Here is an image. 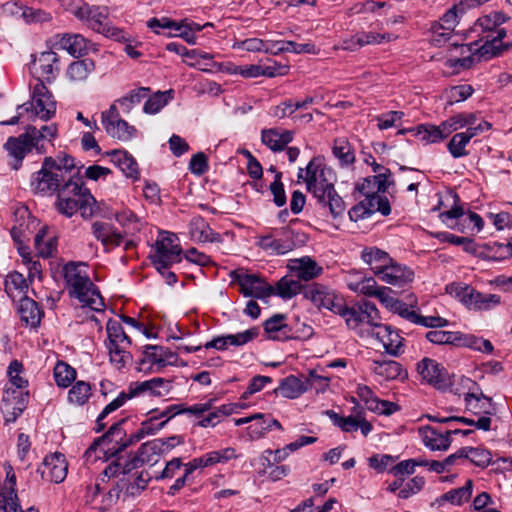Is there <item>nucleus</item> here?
<instances>
[{"mask_svg":"<svg viewBox=\"0 0 512 512\" xmlns=\"http://www.w3.org/2000/svg\"><path fill=\"white\" fill-rule=\"evenodd\" d=\"M63 276L71 298L78 299L83 305L95 311L100 310V308L96 307L97 302H99L100 306H104L98 287L87 275L81 274L74 262L64 265Z\"/></svg>","mask_w":512,"mask_h":512,"instance_id":"f257e3e1","label":"nucleus"},{"mask_svg":"<svg viewBox=\"0 0 512 512\" xmlns=\"http://www.w3.org/2000/svg\"><path fill=\"white\" fill-rule=\"evenodd\" d=\"M107 340L105 342L109 353L110 363L118 370L133 363V356L127 350L132 345V339L124 331L121 322L110 318L106 323Z\"/></svg>","mask_w":512,"mask_h":512,"instance_id":"f03ea898","label":"nucleus"},{"mask_svg":"<svg viewBox=\"0 0 512 512\" xmlns=\"http://www.w3.org/2000/svg\"><path fill=\"white\" fill-rule=\"evenodd\" d=\"M55 159L47 156L43 159L41 169L32 174L31 190L41 196L58 194L66 183L68 176L62 175L55 169Z\"/></svg>","mask_w":512,"mask_h":512,"instance_id":"7ed1b4c3","label":"nucleus"},{"mask_svg":"<svg viewBox=\"0 0 512 512\" xmlns=\"http://www.w3.org/2000/svg\"><path fill=\"white\" fill-rule=\"evenodd\" d=\"M84 189V180L79 172L74 175H69L66 183H63L62 189L56 195L55 208L56 210L71 218L79 210L81 202V193Z\"/></svg>","mask_w":512,"mask_h":512,"instance_id":"20e7f679","label":"nucleus"},{"mask_svg":"<svg viewBox=\"0 0 512 512\" xmlns=\"http://www.w3.org/2000/svg\"><path fill=\"white\" fill-rule=\"evenodd\" d=\"M31 98V101L18 105L17 110L23 109L26 112H31L34 116L44 121L50 120L55 115L56 101L52 92L45 86L41 78L37 79Z\"/></svg>","mask_w":512,"mask_h":512,"instance_id":"39448f33","label":"nucleus"},{"mask_svg":"<svg viewBox=\"0 0 512 512\" xmlns=\"http://www.w3.org/2000/svg\"><path fill=\"white\" fill-rule=\"evenodd\" d=\"M417 372L422 380L435 389L445 392L452 388L454 375H450L447 369L432 358L425 357L417 363Z\"/></svg>","mask_w":512,"mask_h":512,"instance_id":"423d86ee","label":"nucleus"},{"mask_svg":"<svg viewBox=\"0 0 512 512\" xmlns=\"http://www.w3.org/2000/svg\"><path fill=\"white\" fill-rule=\"evenodd\" d=\"M231 277L239 285V291L244 297L264 299L275 294L274 287L265 282L257 274L233 271Z\"/></svg>","mask_w":512,"mask_h":512,"instance_id":"0eeeda50","label":"nucleus"},{"mask_svg":"<svg viewBox=\"0 0 512 512\" xmlns=\"http://www.w3.org/2000/svg\"><path fill=\"white\" fill-rule=\"evenodd\" d=\"M461 382L469 390L464 396L466 410L474 415H492L494 413L492 398L481 391L477 382L468 377H462Z\"/></svg>","mask_w":512,"mask_h":512,"instance_id":"6e6552de","label":"nucleus"},{"mask_svg":"<svg viewBox=\"0 0 512 512\" xmlns=\"http://www.w3.org/2000/svg\"><path fill=\"white\" fill-rule=\"evenodd\" d=\"M32 140L33 138H31V134L28 133L27 128L25 132L19 136H10L7 138L3 148L12 159L10 166L13 170H19L25 157L33 150Z\"/></svg>","mask_w":512,"mask_h":512,"instance_id":"1a4fd4ad","label":"nucleus"},{"mask_svg":"<svg viewBox=\"0 0 512 512\" xmlns=\"http://www.w3.org/2000/svg\"><path fill=\"white\" fill-rule=\"evenodd\" d=\"M42 480L54 483H61L65 480L68 472V464L62 453L55 452L46 455L42 465L36 469Z\"/></svg>","mask_w":512,"mask_h":512,"instance_id":"9d476101","label":"nucleus"},{"mask_svg":"<svg viewBox=\"0 0 512 512\" xmlns=\"http://www.w3.org/2000/svg\"><path fill=\"white\" fill-rule=\"evenodd\" d=\"M29 402V391L16 389H5L1 399V409L9 416L5 421L15 422L27 408Z\"/></svg>","mask_w":512,"mask_h":512,"instance_id":"9b49d317","label":"nucleus"},{"mask_svg":"<svg viewBox=\"0 0 512 512\" xmlns=\"http://www.w3.org/2000/svg\"><path fill=\"white\" fill-rule=\"evenodd\" d=\"M287 226L275 229L273 233L258 238L257 245L272 255H284L293 250L290 236L286 233Z\"/></svg>","mask_w":512,"mask_h":512,"instance_id":"f8f14e48","label":"nucleus"},{"mask_svg":"<svg viewBox=\"0 0 512 512\" xmlns=\"http://www.w3.org/2000/svg\"><path fill=\"white\" fill-rule=\"evenodd\" d=\"M414 276V271L410 267L399 264L393 259L392 263L386 267L378 278L387 284L405 291L413 282Z\"/></svg>","mask_w":512,"mask_h":512,"instance_id":"ddd939ff","label":"nucleus"},{"mask_svg":"<svg viewBox=\"0 0 512 512\" xmlns=\"http://www.w3.org/2000/svg\"><path fill=\"white\" fill-rule=\"evenodd\" d=\"M494 32L495 35L491 36V39H487L485 43L476 50L479 56L483 57L485 60L501 56L505 51L512 48V41H505L508 35L504 28L498 27Z\"/></svg>","mask_w":512,"mask_h":512,"instance_id":"4468645a","label":"nucleus"},{"mask_svg":"<svg viewBox=\"0 0 512 512\" xmlns=\"http://www.w3.org/2000/svg\"><path fill=\"white\" fill-rule=\"evenodd\" d=\"M105 156L110 157V161L117 166L121 172L133 181L140 179L139 166L136 159L125 149H114L105 152Z\"/></svg>","mask_w":512,"mask_h":512,"instance_id":"2eb2a0df","label":"nucleus"},{"mask_svg":"<svg viewBox=\"0 0 512 512\" xmlns=\"http://www.w3.org/2000/svg\"><path fill=\"white\" fill-rule=\"evenodd\" d=\"M74 15L77 19L86 22L88 27L98 33L108 23V14L105 7L83 4L74 11Z\"/></svg>","mask_w":512,"mask_h":512,"instance_id":"dca6fc26","label":"nucleus"},{"mask_svg":"<svg viewBox=\"0 0 512 512\" xmlns=\"http://www.w3.org/2000/svg\"><path fill=\"white\" fill-rule=\"evenodd\" d=\"M161 351L162 346L160 345L147 344L143 346L141 357L136 361L137 370L148 374L166 367Z\"/></svg>","mask_w":512,"mask_h":512,"instance_id":"f3484780","label":"nucleus"},{"mask_svg":"<svg viewBox=\"0 0 512 512\" xmlns=\"http://www.w3.org/2000/svg\"><path fill=\"white\" fill-rule=\"evenodd\" d=\"M212 405L213 399H209L205 403H196L192 406H188L185 403L172 404L167 406L162 411L158 409L156 416L158 417V419L165 418L163 421H166L167 424L171 419H173L177 415L190 414L193 416H201L206 411H209L212 408Z\"/></svg>","mask_w":512,"mask_h":512,"instance_id":"a211bd4d","label":"nucleus"},{"mask_svg":"<svg viewBox=\"0 0 512 512\" xmlns=\"http://www.w3.org/2000/svg\"><path fill=\"white\" fill-rule=\"evenodd\" d=\"M289 269L297 279L305 282L318 278L324 272L323 267L309 256L291 260Z\"/></svg>","mask_w":512,"mask_h":512,"instance_id":"6ab92c4d","label":"nucleus"},{"mask_svg":"<svg viewBox=\"0 0 512 512\" xmlns=\"http://www.w3.org/2000/svg\"><path fill=\"white\" fill-rule=\"evenodd\" d=\"M286 319L285 314L276 313L264 321L263 329L268 340L284 342L292 339V328L285 323Z\"/></svg>","mask_w":512,"mask_h":512,"instance_id":"aec40b11","label":"nucleus"},{"mask_svg":"<svg viewBox=\"0 0 512 512\" xmlns=\"http://www.w3.org/2000/svg\"><path fill=\"white\" fill-rule=\"evenodd\" d=\"M377 328L379 330L373 335L383 343L386 353L394 357L401 355L404 352L402 349L404 338L399 335V332L387 324H381Z\"/></svg>","mask_w":512,"mask_h":512,"instance_id":"412c9836","label":"nucleus"},{"mask_svg":"<svg viewBox=\"0 0 512 512\" xmlns=\"http://www.w3.org/2000/svg\"><path fill=\"white\" fill-rule=\"evenodd\" d=\"M361 260L379 277L386 267L392 263L393 258L386 251L376 246H371L365 247L361 251Z\"/></svg>","mask_w":512,"mask_h":512,"instance_id":"4be33fe9","label":"nucleus"},{"mask_svg":"<svg viewBox=\"0 0 512 512\" xmlns=\"http://www.w3.org/2000/svg\"><path fill=\"white\" fill-rule=\"evenodd\" d=\"M372 372L384 380H401L408 378L407 370L395 360H373Z\"/></svg>","mask_w":512,"mask_h":512,"instance_id":"5701e85b","label":"nucleus"},{"mask_svg":"<svg viewBox=\"0 0 512 512\" xmlns=\"http://www.w3.org/2000/svg\"><path fill=\"white\" fill-rule=\"evenodd\" d=\"M182 252L181 246L174 243V234H168L155 242V253L149 255V259L182 261Z\"/></svg>","mask_w":512,"mask_h":512,"instance_id":"b1692460","label":"nucleus"},{"mask_svg":"<svg viewBox=\"0 0 512 512\" xmlns=\"http://www.w3.org/2000/svg\"><path fill=\"white\" fill-rule=\"evenodd\" d=\"M423 444L431 451H447L452 443V438L446 431L439 432L436 428L426 425L419 428Z\"/></svg>","mask_w":512,"mask_h":512,"instance_id":"393cba45","label":"nucleus"},{"mask_svg":"<svg viewBox=\"0 0 512 512\" xmlns=\"http://www.w3.org/2000/svg\"><path fill=\"white\" fill-rule=\"evenodd\" d=\"M294 133L290 130L279 131L277 128L263 129L261 141L273 152L283 151L293 141Z\"/></svg>","mask_w":512,"mask_h":512,"instance_id":"a878e982","label":"nucleus"},{"mask_svg":"<svg viewBox=\"0 0 512 512\" xmlns=\"http://www.w3.org/2000/svg\"><path fill=\"white\" fill-rule=\"evenodd\" d=\"M36 62L39 63V74L43 78L41 80L51 83L59 71V68L55 66L59 63L58 54L52 50L41 52L38 58H33L32 64L36 65Z\"/></svg>","mask_w":512,"mask_h":512,"instance_id":"bb28decb","label":"nucleus"},{"mask_svg":"<svg viewBox=\"0 0 512 512\" xmlns=\"http://www.w3.org/2000/svg\"><path fill=\"white\" fill-rule=\"evenodd\" d=\"M336 175L331 167H327L316 177L315 187L307 189L309 193L317 200V203H324L326 194H331V191L335 189L333 180Z\"/></svg>","mask_w":512,"mask_h":512,"instance_id":"cd10ccee","label":"nucleus"},{"mask_svg":"<svg viewBox=\"0 0 512 512\" xmlns=\"http://www.w3.org/2000/svg\"><path fill=\"white\" fill-rule=\"evenodd\" d=\"M18 313L20 314L21 321L32 328H37L40 325L43 311L38 303L28 296H24L20 300Z\"/></svg>","mask_w":512,"mask_h":512,"instance_id":"c85d7f7f","label":"nucleus"},{"mask_svg":"<svg viewBox=\"0 0 512 512\" xmlns=\"http://www.w3.org/2000/svg\"><path fill=\"white\" fill-rule=\"evenodd\" d=\"M334 291V289L325 284L313 282L305 288L304 298L309 300L318 311H322L326 303L331 299Z\"/></svg>","mask_w":512,"mask_h":512,"instance_id":"c756f323","label":"nucleus"},{"mask_svg":"<svg viewBox=\"0 0 512 512\" xmlns=\"http://www.w3.org/2000/svg\"><path fill=\"white\" fill-rule=\"evenodd\" d=\"M326 160L323 155L314 156L305 168H299L297 178L302 179L306 184V189H313L317 175L327 168Z\"/></svg>","mask_w":512,"mask_h":512,"instance_id":"7c9ffc66","label":"nucleus"},{"mask_svg":"<svg viewBox=\"0 0 512 512\" xmlns=\"http://www.w3.org/2000/svg\"><path fill=\"white\" fill-rule=\"evenodd\" d=\"M61 49L66 50L74 57H81L88 53L89 41L81 34H63L58 42Z\"/></svg>","mask_w":512,"mask_h":512,"instance_id":"2f4dec72","label":"nucleus"},{"mask_svg":"<svg viewBox=\"0 0 512 512\" xmlns=\"http://www.w3.org/2000/svg\"><path fill=\"white\" fill-rule=\"evenodd\" d=\"M332 154L341 168L354 164L355 152L352 144L344 137L336 138L332 146Z\"/></svg>","mask_w":512,"mask_h":512,"instance_id":"473e14b6","label":"nucleus"},{"mask_svg":"<svg viewBox=\"0 0 512 512\" xmlns=\"http://www.w3.org/2000/svg\"><path fill=\"white\" fill-rule=\"evenodd\" d=\"M307 391L304 383L295 375H289L280 381L277 388L273 390L275 394H281L288 399H296Z\"/></svg>","mask_w":512,"mask_h":512,"instance_id":"72a5a7b5","label":"nucleus"},{"mask_svg":"<svg viewBox=\"0 0 512 512\" xmlns=\"http://www.w3.org/2000/svg\"><path fill=\"white\" fill-rule=\"evenodd\" d=\"M108 136L122 142H128L137 135L135 126L130 125L126 120L119 119L103 127Z\"/></svg>","mask_w":512,"mask_h":512,"instance_id":"f704fd0d","label":"nucleus"},{"mask_svg":"<svg viewBox=\"0 0 512 512\" xmlns=\"http://www.w3.org/2000/svg\"><path fill=\"white\" fill-rule=\"evenodd\" d=\"M170 383L169 380L162 377H155L145 381H136L129 384V388L134 397L149 392L152 396H160L159 388Z\"/></svg>","mask_w":512,"mask_h":512,"instance_id":"c9c22d12","label":"nucleus"},{"mask_svg":"<svg viewBox=\"0 0 512 512\" xmlns=\"http://www.w3.org/2000/svg\"><path fill=\"white\" fill-rule=\"evenodd\" d=\"M482 249L488 256L483 258L484 261L501 262L512 257V241L506 244L498 241L483 243Z\"/></svg>","mask_w":512,"mask_h":512,"instance_id":"e433bc0d","label":"nucleus"},{"mask_svg":"<svg viewBox=\"0 0 512 512\" xmlns=\"http://www.w3.org/2000/svg\"><path fill=\"white\" fill-rule=\"evenodd\" d=\"M128 420L129 417H124L112 424L102 436L98 437V442H106L105 449L119 446L126 436V431L123 426Z\"/></svg>","mask_w":512,"mask_h":512,"instance_id":"4c0bfd02","label":"nucleus"},{"mask_svg":"<svg viewBox=\"0 0 512 512\" xmlns=\"http://www.w3.org/2000/svg\"><path fill=\"white\" fill-rule=\"evenodd\" d=\"M308 284H302L299 279H289L287 276L282 277L276 284L275 294L280 296L282 299H291L298 294L304 296L305 288Z\"/></svg>","mask_w":512,"mask_h":512,"instance_id":"58836bf2","label":"nucleus"},{"mask_svg":"<svg viewBox=\"0 0 512 512\" xmlns=\"http://www.w3.org/2000/svg\"><path fill=\"white\" fill-rule=\"evenodd\" d=\"M415 135L425 144L439 143L448 137L442 128V122L439 125L420 124L416 127Z\"/></svg>","mask_w":512,"mask_h":512,"instance_id":"ea45409f","label":"nucleus"},{"mask_svg":"<svg viewBox=\"0 0 512 512\" xmlns=\"http://www.w3.org/2000/svg\"><path fill=\"white\" fill-rule=\"evenodd\" d=\"M150 92L151 89L149 87H138L117 99L116 102L124 114H129L136 105L149 96Z\"/></svg>","mask_w":512,"mask_h":512,"instance_id":"a19ab883","label":"nucleus"},{"mask_svg":"<svg viewBox=\"0 0 512 512\" xmlns=\"http://www.w3.org/2000/svg\"><path fill=\"white\" fill-rule=\"evenodd\" d=\"M473 480L468 479L464 486L451 489L448 492L441 495V500L449 502L452 505L460 506L465 502H468L473 492Z\"/></svg>","mask_w":512,"mask_h":512,"instance_id":"79ce46f5","label":"nucleus"},{"mask_svg":"<svg viewBox=\"0 0 512 512\" xmlns=\"http://www.w3.org/2000/svg\"><path fill=\"white\" fill-rule=\"evenodd\" d=\"M477 120L476 113H458L442 122L444 133L449 136L454 131L462 129L466 126L474 125Z\"/></svg>","mask_w":512,"mask_h":512,"instance_id":"37998d69","label":"nucleus"},{"mask_svg":"<svg viewBox=\"0 0 512 512\" xmlns=\"http://www.w3.org/2000/svg\"><path fill=\"white\" fill-rule=\"evenodd\" d=\"M94 69V61L90 58H84L74 61L68 66L67 76L72 81H84Z\"/></svg>","mask_w":512,"mask_h":512,"instance_id":"c03bdc74","label":"nucleus"},{"mask_svg":"<svg viewBox=\"0 0 512 512\" xmlns=\"http://www.w3.org/2000/svg\"><path fill=\"white\" fill-rule=\"evenodd\" d=\"M53 375L58 387L67 388L75 382L77 372L68 363L58 361L54 367Z\"/></svg>","mask_w":512,"mask_h":512,"instance_id":"a18cd8bd","label":"nucleus"},{"mask_svg":"<svg viewBox=\"0 0 512 512\" xmlns=\"http://www.w3.org/2000/svg\"><path fill=\"white\" fill-rule=\"evenodd\" d=\"M6 479H5V489L0 490V508L3 510H7V504L9 499L15 498L17 500V490H16V475L11 465L5 467Z\"/></svg>","mask_w":512,"mask_h":512,"instance_id":"49530a36","label":"nucleus"},{"mask_svg":"<svg viewBox=\"0 0 512 512\" xmlns=\"http://www.w3.org/2000/svg\"><path fill=\"white\" fill-rule=\"evenodd\" d=\"M91 395V384L89 382L79 380L72 384L68 392V400L75 405L83 406L87 403Z\"/></svg>","mask_w":512,"mask_h":512,"instance_id":"de8ad7c7","label":"nucleus"},{"mask_svg":"<svg viewBox=\"0 0 512 512\" xmlns=\"http://www.w3.org/2000/svg\"><path fill=\"white\" fill-rule=\"evenodd\" d=\"M395 37L393 34L390 33H376V32H360L355 34L350 42L352 45H356L358 47H363L365 45H372V44H381L383 42H390L394 40Z\"/></svg>","mask_w":512,"mask_h":512,"instance_id":"09e8293b","label":"nucleus"},{"mask_svg":"<svg viewBox=\"0 0 512 512\" xmlns=\"http://www.w3.org/2000/svg\"><path fill=\"white\" fill-rule=\"evenodd\" d=\"M151 476L148 471H141L137 474L133 481L121 479V483L125 485V494L130 497L139 496L148 486Z\"/></svg>","mask_w":512,"mask_h":512,"instance_id":"8fccbe9b","label":"nucleus"},{"mask_svg":"<svg viewBox=\"0 0 512 512\" xmlns=\"http://www.w3.org/2000/svg\"><path fill=\"white\" fill-rule=\"evenodd\" d=\"M172 90L161 92L157 91L153 95H151V92L149 93V96L146 97V101L143 106V112L145 114H156L160 112V110L165 107L171 97Z\"/></svg>","mask_w":512,"mask_h":512,"instance_id":"3c124183","label":"nucleus"},{"mask_svg":"<svg viewBox=\"0 0 512 512\" xmlns=\"http://www.w3.org/2000/svg\"><path fill=\"white\" fill-rule=\"evenodd\" d=\"M471 139L465 132H459L452 136L447 143V149L451 156L455 159L465 157L469 154L466 150V146L469 144Z\"/></svg>","mask_w":512,"mask_h":512,"instance_id":"603ef678","label":"nucleus"},{"mask_svg":"<svg viewBox=\"0 0 512 512\" xmlns=\"http://www.w3.org/2000/svg\"><path fill=\"white\" fill-rule=\"evenodd\" d=\"M325 414L330 418L332 423L339 427L343 432L348 433L358 430L360 413L356 416H340L334 410H327Z\"/></svg>","mask_w":512,"mask_h":512,"instance_id":"864d4df0","label":"nucleus"},{"mask_svg":"<svg viewBox=\"0 0 512 512\" xmlns=\"http://www.w3.org/2000/svg\"><path fill=\"white\" fill-rule=\"evenodd\" d=\"M459 15H461L460 8L457 4H454L444 13L439 22H434L431 25V31L438 32V30H454L458 23Z\"/></svg>","mask_w":512,"mask_h":512,"instance_id":"5fc2aeb1","label":"nucleus"},{"mask_svg":"<svg viewBox=\"0 0 512 512\" xmlns=\"http://www.w3.org/2000/svg\"><path fill=\"white\" fill-rule=\"evenodd\" d=\"M209 223L202 216H195L189 223V234L191 239L197 242L205 243L207 233L210 230Z\"/></svg>","mask_w":512,"mask_h":512,"instance_id":"6e6d98bb","label":"nucleus"},{"mask_svg":"<svg viewBox=\"0 0 512 512\" xmlns=\"http://www.w3.org/2000/svg\"><path fill=\"white\" fill-rule=\"evenodd\" d=\"M467 460L477 467L486 468L492 462V454L482 447L466 446Z\"/></svg>","mask_w":512,"mask_h":512,"instance_id":"4d7b16f0","label":"nucleus"},{"mask_svg":"<svg viewBox=\"0 0 512 512\" xmlns=\"http://www.w3.org/2000/svg\"><path fill=\"white\" fill-rule=\"evenodd\" d=\"M55 159L56 168H54L57 172L62 175H74L77 172L80 173V170L83 168V165L77 167L75 158L66 153H59Z\"/></svg>","mask_w":512,"mask_h":512,"instance_id":"13d9d810","label":"nucleus"},{"mask_svg":"<svg viewBox=\"0 0 512 512\" xmlns=\"http://www.w3.org/2000/svg\"><path fill=\"white\" fill-rule=\"evenodd\" d=\"M5 292L12 297L14 291H19L20 293L26 294L28 291L27 280L24 276L17 272H10L5 279L4 282Z\"/></svg>","mask_w":512,"mask_h":512,"instance_id":"bf43d9fd","label":"nucleus"},{"mask_svg":"<svg viewBox=\"0 0 512 512\" xmlns=\"http://www.w3.org/2000/svg\"><path fill=\"white\" fill-rule=\"evenodd\" d=\"M322 208H328L331 216L336 219L343 215L345 210V203L342 197L338 194L336 189L331 191V194H326L324 203H317Z\"/></svg>","mask_w":512,"mask_h":512,"instance_id":"052dcab7","label":"nucleus"},{"mask_svg":"<svg viewBox=\"0 0 512 512\" xmlns=\"http://www.w3.org/2000/svg\"><path fill=\"white\" fill-rule=\"evenodd\" d=\"M270 193L272 194V201L275 206L281 208L287 204V195L282 182V172H276L274 181L269 185Z\"/></svg>","mask_w":512,"mask_h":512,"instance_id":"680f3d73","label":"nucleus"},{"mask_svg":"<svg viewBox=\"0 0 512 512\" xmlns=\"http://www.w3.org/2000/svg\"><path fill=\"white\" fill-rule=\"evenodd\" d=\"M361 313L359 303L353 306H348L346 303L339 316L344 319L348 329H356L363 323Z\"/></svg>","mask_w":512,"mask_h":512,"instance_id":"e2e57ef3","label":"nucleus"},{"mask_svg":"<svg viewBox=\"0 0 512 512\" xmlns=\"http://www.w3.org/2000/svg\"><path fill=\"white\" fill-rule=\"evenodd\" d=\"M474 92V88L469 84H460L450 87L446 92L447 104L453 105L467 100Z\"/></svg>","mask_w":512,"mask_h":512,"instance_id":"0e129e2a","label":"nucleus"},{"mask_svg":"<svg viewBox=\"0 0 512 512\" xmlns=\"http://www.w3.org/2000/svg\"><path fill=\"white\" fill-rule=\"evenodd\" d=\"M154 268L160 273V275L164 278L165 282L169 286H173L177 283L178 277L177 275L170 271L169 269L173 264L180 263L181 261H174L171 259L167 260H150Z\"/></svg>","mask_w":512,"mask_h":512,"instance_id":"69168bd1","label":"nucleus"},{"mask_svg":"<svg viewBox=\"0 0 512 512\" xmlns=\"http://www.w3.org/2000/svg\"><path fill=\"white\" fill-rule=\"evenodd\" d=\"M458 331L431 330L425 335L426 339L437 345L455 346Z\"/></svg>","mask_w":512,"mask_h":512,"instance_id":"338daca9","label":"nucleus"},{"mask_svg":"<svg viewBox=\"0 0 512 512\" xmlns=\"http://www.w3.org/2000/svg\"><path fill=\"white\" fill-rule=\"evenodd\" d=\"M159 441L156 439L147 441L143 443L139 448L138 452L140 453L141 457L145 461L146 464H155L158 461V458L161 454L159 449Z\"/></svg>","mask_w":512,"mask_h":512,"instance_id":"774afa93","label":"nucleus"}]
</instances>
